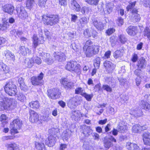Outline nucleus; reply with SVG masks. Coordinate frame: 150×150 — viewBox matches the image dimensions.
Segmentation results:
<instances>
[{"instance_id": "obj_42", "label": "nucleus", "mask_w": 150, "mask_h": 150, "mask_svg": "<svg viewBox=\"0 0 150 150\" xmlns=\"http://www.w3.org/2000/svg\"><path fill=\"white\" fill-rule=\"evenodd\" d=\"M83 34L84 36L87 38L91 37V36L94 38L95 36V34H93V33H92L91 34L89 30L88 29H86L84 30Z\"/></svg>"}, {"instance_id": "obj_2", "label": "nucleus", "mask_w": 150, "mask_h": 150, "mask_svg": "<svg viewBox=\"0 0 150 150\" xmlns=\"http://www.w3.org/2000/svg\"><path fill=\"white\" fill-rule=\"evenodd\" d=\"M16 86L12 81H10L5 85L4 89L5 92L8 95L14 96L16 93Z\"/></svg>"}, {"instance_id": "obj_26", "label": "nucleus", "mask_w": 150, "mask_h": 150, "mask_svg": "<svg viewBox=\"0 0 150 150\" xmlns=\"http://www.w3.org/2000/svg\"><path fill=\"white\" fill-rule=\"evenodd\" d=\"M9 71V68L5 64L0 63V72L1 73H7Z\"/></svg>"}, {"instance_id": "obj_56", "label": "nucleus", "mask_w": 150, "mask_h": 150, "mask_svg": "<svg viewBox=\"0 0 150 150\" xmlns=\"http://www.w3.org/2000/svg\"><path fill=\"white\" fill-rule=\"evenodd\" d=\"M70 47L72 48V49L75 51H76L79 48V46L76 45V42H73L70 45Z\"/></svg>"}, {"instance_id": "obj_32", "label": "nucleus", "mask_w": 150, "mask_h": 150, "mask_svg": "<svg viewBox=\"0 0 150 150\" xmlns=\"http://www.w3.org/2000/svg\"><path fill=\"white\" fill-rule=\"evenodd\" d=\"M18 82L20 85L19 87L21 90H24L26 88V86L25 84L24 79L22 77H20L19 79Z\"/></svg>"}, {"instance_id": "obj_49", "label": "nucleus", "mask_w": 150, "mask_h": 150, "mask_svg": "<svg viewBox=\"0 0 150 150\" xmlns=\"http://www.w3.org/2000/svg\"><path fill=\"white\" fill-rule=\"evenodd\" d=\"M80 67V65L78 64L75 68V69H74V70H73V71H74L77 75H80L81 74V71Z\"/></svg>"}, {"instance_id": "obj_41", "label": "nucleus", "mask_w": 150, "mask_h": 150, "mask_svg": "<svg viewBox=\"0 0 150 150\" xmlns=\"http://www.w3.org/2000/svg\"><path fill=\"white\" fill-rule=\"evenodd\" d=\"M128 97L125 95H122L120 96V101L122 103H126L128 99Z\"/></svg>"}, {"instance_id": "obj_63", "label": "nucleus", "mask_w": 150, "mask_h": 150, "mask_svg": "<svg viewBox=\"0 0 150 150\" xmlns=\"http://www.w3.org/2000/svg\"><path fill=\"white\" fill-rule=\"evenodd\" d=\"M79 112L78 110H72L71 111L72 116L77 117L79 116Z\"/></svg>"}, {"instance_id": "obj_30", "label": "nucleus", "mask_w": 150, "mask_h": 150, "mask_svg": "<svg viewBox=\"0 0 150 150\" xmlns=\"http://www.w3.org/2000/svg\"><path fill=\"white\" fill-rule=\"evenodd\" d=\"M132 21L134 23L139 22L141 19L140 15L137 13L132 14Z\"/></svg>"}, {"instance_id": "obj_33", "label": "nucleus", "mask_w": 150, "mask_h": 150, "mask_svg": "<svg viewBox=\"0 0 150 150\" xmlns=\"http://www.w3.org/2000/svg\"><path fill=\"white\" fill-rule=\"evenodd\" d=\"M9 26V24L7 20H3L2 24L0 26V29L2 30H6Z\"/></svg>"}, {"instance_id": "obj_36", "label": "nucleus", "mask_w": 150, "mask_h": 150, "mask_svg": "<svg viewBox=\"0 0 150 150\" xmlns=\"http://www.w3.org/2000/svg\"><path fill=\"white\" fill-rule=\"evenodd\" d=\"M29 105L30 107L34 109H38L40 106V104L37 101H32Z\"/></svg>"}, {"instance_id": "obj_40", "label": "nucleus", "mask_w": 150, "mask_h": 150, "mask_svg": "<svg viewBox=\"0 0 150 150\" xmlns=\"http://www.w3.org/2000/svg\"><path fill=\"white\" fill-rule=\"evenodd\" d=\"M122 55V53L119 50H117L113 53L114 57L116 59L121 57Z\"/></svg>"}, {"instance_id": "obj_15", "label": "nucleus", "mask_w": 150, "mask_h": 150, "mask_svg": "<svg viewBox=\"0 0 150 150\" xmlns=\"http://www.w3.org/2000/svg\"><path fill=\"white\" fill-rule=\"evenodd\" d=\"M70 7L71 9H74L77 12L81 10L80 6L75 0H71Z\"/></svg>"}, {"instance_id": "obj_23", "label": "nucleus", "mask_w": 150, "mask_h": 150, "mask_svg": "<svg viewBox=\"0 0 150 150\" xmlns=\"http://www.w3.org/2000/svg\"><path fill=\"white\" fill-rule=\"evenodd\" d=\"M130 113L134 115L136 117H139L142 115V110L140 109H138L137 108L131 111Z\"/></svg>"}, {"instance_id": "obj_62", "label": "nucleus", "mask_w": 150, "mask_h": 150, "mask_svg": "<svg viewBox=\"0 0 150 150\" xmlns=\"http://www.w3.org/2000/svg\"><path fill=\"white\" fill-rule=\"evenodd\" d=\"M80 21L81 24H86L88 23L87 18L85 17H83L80 20Z\"/></svg>"}, {"instance_id": "obj_24", "label": "nucleus", "mask_w": 150, "mask_h": 150, "mask_svg": "<svg viewBox=\"0 0 150 150\" xmlns=\"http://www.w3.org/2000/svg\"><path fill=\"white\" fill-rule=\"evenodd\" d=\"M112 64L111 62L108 61H106L104 63V66L105 67L106 71L108 73L113 70V67L111 65Z\"/></svg>"}, {"instance_id": "obj_59", "label": "nucleus", "mask_w": 150, "mask_h": 150, "mask_svg": "<svg viewBox=\"0 0 150 150\" xmlns=\"http://www.w3.org/2000/svg\"><path fill=\"white\" fill-rule=\"evenodd\" d=\"M16 146L17 144H9L8 145V150H14V148Z\"/></svg>"}, {"instance_id": "obj_14", "label": "nucleus", "mask_w": 150, "mask_h": 150, "mask_svg": "<svg viewBox=\"0 0 150 150\" xmlns=\"http://www.w3.org/2000/svg\"><path fill=\"white\" fill-rule=\"evenodd\" d=\"M56 142V139L53 135H50L48 140H45V144L50 147L53 146Z\"/></svg>"}, {"instance_id": "obj_51", "label": "nucleus", "mask_w": 150, "mask_h": 150, "mask_svg": "<svg viewBox=\"0 0 150 150\" xmlns=\"http://www.w3.org/2000/svg\"><path fill=\"white\" fill-rule=\"evenodd\" d=\"M47 0H38V5L41 7H44Z\"/></svg>"}, {"instance_id": "obj_8", "label": "nucleus", "mask_w": 150, "mask_h": 150, "mask_svg": "<svg viewBox=\"0 0 150 150\" xmlns=\"http://www.w3.org/2000/svg\"><path fill=\"white\" fill-rule=\"evenodd\" d=\"M39 55L42 57L44 61L49 64H50L53 62V60L49 53H45L40 51L38 52Z\"/></svg>"}, {"instance_id": "obj_3", "label": "nucleus", "mask_w": 150, "mask_h": 150, "mask_svg": "<svg viewBox=\"0 0 150 150\" xmlns=\"http://www.w3.org/2000/svg\"><path fill=\"white\" fill-rule=\"evenodd\" d=\"M13 101V99L11 98H4L2 101H0V111L9 109Z\"/></svg>"}, {"instance_id": "obj_64", "label": "nucleus", "mask_w": 150, "mask_h": 150, "mask_svg": "<svg viewBox=\"0 0 150 150\" xmlns=\"http://www.w3.org/2000/svg\"><path fill=\"white\" fill-rule=\"evenodd\" d=\"M111 142L110 141H107L104 143V146L105 148L108 149L111 145Z\"/></svg>"}, {"instance_id": "obj_38", "label": "nucleus", "mask_w": 150, "mask_h": 150, "mask_svg": "<svg viewBox=\"0 0 150 150\" xmlns=\"http://www.w3.org/2000/svg\"><path fill=\"white\" fill-rule=\"evenodd\" d=\"M62 83L64 86H67V87L68 88H70L72 86H74V83L71 82H68L66 81L65 80H64L62 82Z\"/></svg>"}, {"instance_id": "obj_50", "label": "nucleus", "mask_w": 150, "mask_h": 150, "mask_svg": "<svg viewBox=\"0 0 150 150\" xmlns=\"http://www.w3.org/2000/svg\"><path fill=\"white\" fill-rule=\"evenodd\" d=\"M83 96L87 100L90 101L93 97V94H88L85 92Z\"/></svg>"}, {"instance_id": "obj_11", "label": "nucleus", "mask_w": 150, "mask_h": 150, "mask_svg": "<svg viewBox=\"0 0 150 150\" xmlns=\"http://www.w3.org/2000/svg\"><path fill=\"white\" fill-rule=\"evenodd\" d=\"M29 113L30 121L33 123L37 122L39 120V115L38 114L34 111L31 110H30Z\"/></svg>"}, {"instance_id": "obj_54", "label": "nucleus", "mask_w": 150, "mask_h": 150, "mask_svg": "<svg viewBox=\"0 0 150 150\" xmlns=\"http://www.w3.org/2000/svg\"><path fill=\"white\" fill-rule=\"evenodd\" d=\"M141 1L145 7L150 6V0H141Z\"/></svg>"}, {"instance_id": "obj_22", "label": "nucleus", "mask_w": 150, "mask_h": 150, "mask_svg": "<svg viewBox=\"0 0 150 150\" xmlns=\"http://www.w3.org/2000/svg\"><path fill=\"white\" fill-rule=\"evenodd\" d=\"M19 51L23 56H25L27 54H29L31 52V50L28 48L24 46H22L20 47Z\"/></svg>"}, {"instance_id": "obj_1", "label": "nucleus", "mask_w": 150, "mask_h": 150, "mask_svg": "<svg viewBox=\"0 0 150 150\" xmlns=\"http://www.w3.org/2000/svg\"><path fill=\"white\" fill-rule=\"evenodd\" d=\"M59 17L57 15H44L42 18L43 21H45L47 25H52L57 24L59 21Z\"/></svg>"}, {"instance_id": "obj_4", "label": "nucleus", "mask_w": 150, "mask_h": 150, "mask_svg": "<svg viewBox=\"0 0 150 150\" xmlns=\"http://www.w3.org/2000/svg\"><path fill=\"white\" fill-rule=\"evenodd\" d=\"M99 47L96 45L88 46L86 48L85 54L87 57H90L97 54L99 51Z\"/></svg>"}, {"instance_id": "obj_19", "label": "nucleus", "mask_w": 150, "mask_h": 150, "mask_svg": "<svg viewBox=\"0 0 150 150\" xmlns=\"http://www.w3.org/2000/svg\"><path fill=\"white\" fill-rule=\"evenodd\" d=\"M126 147L128 150H140L139 146L136 144L127 142L126 144Z\"/></svg>"}, {"instance_id": "obj_52", "label": "nucleus", "mask_w": 150, "mask_h": 150, "mask_svg": "<svg viewBox=\"0 0 150 150\" xmlns=\"http://www.w3.org/2000/svg\"><path fill=\"white\" fill-rule=\"evenodd\" d=\"M111 3H108L105 5L106 8L107 9V11H105L106 12V13H109L112 11V8L111 7Z\"/></svg>"}, {"instance_id": "obj_7", "label": "nucleus", "mask_w": 150, "mask_h": 150, "mask_svg": "<svg viewBox=\"0 0 150 150\" xmlns=\"http://www.w3.org/2000/svg\"><path fill=\"white\" fill-rule=\"evenodd\" d=\"M47 95L49 98L55 99L60 97L61 94L59 89L57 88H54L47 90Z\"/></svg>"}, {"instance_id": "obj_31", "label": "nucleus", "mask_w": 150, "mask_h": 150, "mask_svg": "<svg viewBox=\"0 0 150 150\" xmlns=\"http://www.w3.org/2000/svg\"><path fill=\"white\" fill-rule=\"evenodd\" d=\"M35 2L34 0H28L26 2V7L28 9L31 10L34 6Z\"/></svg>"}, {"instance_id": "obj_27", "label": "nucleus", "mask_w": 150, "mask_h": 150, "mask_svg": "<svg viewBox=\"0 0 150 150\" xmlns=\"http://www.w3.org/2000/svg\"><path fill=\"white\" fill-rule=\"evenodd\" d=\"M35 144L37 150H46L45 147L43 143L35 142Z\"/></svg>"}, {"instance_id": "obj_21", "label": "nucleus", "mask_w": 150, "mask_h": 150, "mask_svg": "<svg viewBox=\"0 0 150 150\" xmlns=\"http://www.w3.org/2000/svg\"><path fill=\"white\" fill-rule=\"evenodd\" d=\"M4 54L7 59L10 60L14 61L15 56L14 54L9 50H6L4 52Z\"/></svg>"}, {"instance_id": "obj_46", "label": "nucleus", "mask_w": 150, "mask_h": 150, "mask_svg": "<svg viewBox=\"0 0 150 150\" xmlns=\"http://www.w3.org/2000/svg\"><path fill=\"white\" fill-rule=\"evenodd\" d=\"M33 47L35 48L38 45V38L37 36L34 35L33 37Z\"/></svg>"}, {"instance_id": "obj_16", "label": "nucleus", "mask_w": 150, "mask_h": 150, "mask_svg": "<svg viewBox=\"0 0 150 150\" xmlns=\"http://www.w3.org/2000/svg\"><path fill=\"white\" fill-rule=\"evenodd\" d=\"M146 61L144 57H141L138 61L137 66L138 68L143 69L146 67Z\"/></svg>"}, {"instance_id": "obj_25", "label": "nucleus", "mask_w": 150, "mask_h": 150, "mask_svg": "<svg viewBox=\"0 0 150 150\" xmlns=\"http://www.w3.org/2000/svg\"><path fill=\"white\" fill-rule=\"evenodd\" d=\"M34 61L32 58H27L25 59V64L27 67L30 68L33 65Z\"/></svg>"}, {"instance_id": "obj_13", "label": "nucleus", "mask_w": 150, "mask_h": 150, "mask_svg": "<svg viewBox=\"0 0 150 150\" xmlns=\"http://www.w3.org/2000/svg\"><path fill=\"white\" fill-rule=\"evenodd\" d=\"M2 10L4 12L11 15L13 13L14 8L11 4H6L2 6Z\"/></svg>"}, {"instance_id": "obj_28", "label": "nucleus", "mask_w": 150, "mask_h": 150, "mask_svg": "<svg viewBox=\"0 0 150 150\" xmlns=\"http://www.w3.org/2000/svg\"><path fill=\"white\" fill-rule=\"evenodd\" d=\"M143 126H142L139 125H136L134 126L132 129V132L134 133H138L140 130H144Z\"/></svg>"}, {"instance_id": "obj_9", "label": "nucleus", "mask_w": 150, "mask_h": 150, "mask_svg": "<svg viewBox=\"0 0 150 150\" xmlns=\"http://www.w3.org/2000/svg\"><path fill=\"white\" fill-rule=\"evenodd\" d=\"M16 10L18 17L23 19H24L28 16V15L26 11L23 7H18Z\"/></svg>"}, {"instance_id": "obj_48", "label": "nucleus", "mask_w": 150, "mask_h": 150, "mask_svg": "<svg viewBox=\"0 0 150 150\" xmlns=\"http://www.w3.org/2000/svg\"><path fill=\"white\" fill-rule=\"evenodd\" d=\"M136 3V1L129 2V4L127 7V11H129L130 9L133 8L135 6Z\"/></svg>"}, {"instance_id": "obj_43", "label": "nucleus", "mask_w": 150, "mask_h": 150, "mask_svg": "<svg viewBox=\"0 0 150 150\" xmlns=\"http://www.w3.org/2000/svg\"><path fill=\"white\" fill-rule=\"evenodd\" d=\"M85 1L88 4L93 5H97L98 3V0H85Z\"/></svg>"}, {"instance_id": "obj_35", "label": "nucleus", "mask_w": 150, "mask_h": 150, "mask_svg": "<svg viewBox=\"0 0 150 150\" xmlns=\"http://www.w3.org/2000/svg\"><path fill=\"white\" fill-rule=\"evenodd\" d=\"M59 132V130L58 128H52L48 130V132L50 135H57Z\"/></svg>"}, {"instance_id": "obj_34", "label": "nucleus", "mask_w": 150, "mask_h": 150, "mask_svg": "<svg viewBox=\"0 0 150 150\" xmlns=\"http://www.w3.org/2000/svg\"><path fill=\"white\" fill-rule=\"evenodd\" d=\"M93 23L94 26L98 30H102L103 29V25L102 22H98L97 21H94Z\"/></svg>"}, {"instance_id": "obj_29", "label": "nucleus", "mask_w": 150, "mask_h": 150, "mask_svg": "<svg viewBox=\"0 0 150 150\" xmlns=\"http://www.w3.org/2000/svg\"><path fill=\"white\" fill-rule=\"evenodd\" d=\"M140 105L142 108L146 110H148L150 108V105L144 100H142L141 101Z\"/></svg>"}, {"instance_id": "obj_58", "label": "nucleus", "mask_w": 150, "mask_h": 150, "mask_svg": "<svg viewBox=\"0 0 150 150\" xmlns=\"http://www.w3.org/2000/svg\"><path fill=\"white\" fill-rule=\"evenodd\" d=\"M121 43L124 44L127 41V39L124 35H121L119 37Z\"/></svg>"}, {"instance_id": "obj_61", "label": "nucleus", "mask_w": 150, "mask_h": 150, "mask_svg": "<svg viewBox=\"0 0 150 150\" xmlns=\"http://www.w3.org/2000/svg\"><path fill=\"white\" fill-rule=\"evenodd\" d=\"M138 59V57L137 55L135 54L134 53L132 56V57L131 58V60L133 62H136Z\"/></svg>"}, {"instance_id": "obj_12", "label": "nucleus", "mask_w": 150, "mask_h": 150, "mask_svg": "<svg viewBox=\"0 0 150 150\" xmlns=\"http://www.w3.org/2000/svg\"><path fill=\"white\" fill-rule=\"evenodd\" d=\"M78 64L76 61H71L67 63L66 69L69 71H73Z\"/></svg>"}, {"instance_id": "obj_10", "label": "nucleus", "mask_w": 150, "mask_h": 150, "mask_svg": "<svg viewBox=\"0 0 150 150\" xmlns=\"http://www.w3.org/2000/svg\"><path fill=\"white\" fill-rule=\"evenodd\" d=\"M43 74L41 73L38 77H33L31 79L32 84L34 85H40L42 83Z\"/></svg>"}, {"instance_id": "obj_39", "label": "nucleus", "mask_w": 150, "mask_h": 150, "mask_svg": "<svg viewBox=\"0 0 150 150\" xmlns=\"http://www.w3.org/2000/svg\"><path fill=\"white\" fill-rule=\"evenodd\" d=\"M75 93L76 94H80L83 96L85 93V91L83 88L78 87L75 89Z\"/></svg>"}, {"instance_id": "obj_47", "label": "nucleus", "mask_w": 150, "mask_h": 150, "mask_svg": "<svg viewBox=\"0 0 150 150\" xmlns=\"http://www.w3.org/2000/svg\"><path fill=\"white\" fill-rule=\"evenodd\" d=\"M144 35L146 36L149 40H150V29L146 27L144 30Z\"/></svg>"}, {"instance_id": "obj_57", "label": "nucleus", "mask_w": 150, "mask_h": 150, "mask_svg": "<svg viewBox=\"0 0 150 150\" xmlns=\"http://www.w3.org/2000/svg\"><path fill=\"white\" fill-rule=\"evenodd\" d=\"M142 137L143 141H144V140H146L150 138V134L148 132H144L142 134Z\"/></svg>"}, {"instance_id": "obj_37", "label": "nucleus", "mask_w": 150, "mask_h": 150, "mask_svg": "<svg viewBox=\"0 0 150 150\" xmlns=\"http://www.w3.org/2000/svg\"><path fill=\"white\" fill-rule=\"evenodd\" d=\"M92 130L89 127H86L85 128L83 133L85 136L88 137L92 134Z\"/></svg>"}, {"instance_id": "obj_5", "label": "nucleus", "mask_w": 150, "mask_h": 150, "mask_svg": "<svg viewBox=\"0 0 150 150\" xmlns=\"http://www.w3.org/2000/svg\"><path fill=\"white\" fill-rule=\"evenodd\" d=\"M22 122L18 119H15L10 124V128L11 132L15 133H18V129H19L22 126Z\"/></svg>"}, {"instance_id": "obj_55", "label": "nucleus", "mask_w": 150, "mask_h": 150, "mask_svg": "<svg viewBox=\"0 0 150 150\" xmlns=\"http://www.w3.org/2000/svg\"><path fill=\"white\" fill-rule=\"evenodd\" d=\"M106 111L108 114H112L114 113V108L112 107L109 106L106 108Z\"/></svg>"}, {"instance_id": "obj_45", "label": "nucleus", "mask_w": 150, "mask_h": 150, "mask_svg": "<svg viewBox=\"0 0 150 150\" xmlns=\"http://www.w3.org/2000/svg\"><path fill=\"white\" fill-rule=\"evenodd\" d=\"M18 100L21 102H24L26 100V98L24 95L22 93H19L17 96Z\"/></svg>"}, {"instance_id": "obj_60", "label": "nucleus", "mask_w": 150, "mask_h": 150, "mask_svg": "<svg viewBox=\"0 0 150 150\" xmlns=\"http://www.w3.org/2000/svg\"><path fill=\"white\" fill-rule=\"evenodd\" d=\"M115 31V29L113 28H110L106 30V33L108 35H110L113 33Z\"/></svg>"}, {"instance_id": "obj_44", "label": "nucleus", "mask_w": 150, "mask_h": 150, "mask_svg": "<svg viewBox=\"0 0 150 150\" xmlns=\"http://www.w3.org/2000/svg\"><path fill=\"white\" fill-rule=\"evenodd\" d=\"M141 68H138L135 69L134 71V74L138 77H141L143 74Z\"/></svg>"}, {"instance_id": "obj_18", "label": "nucleus", "mask_w": 150, "mask_h": 150, "mask_svg": "<svg viewBox=\"0 0 150 150\" xmlns=\"http://www.w3.org/2000/svg\"><path fill=\"white\" fill-rule=\"evenodd\" d=\"M54 57L56 60L59 62H62L66 59L65 54L62 52H55Z\"/></svg>"}, {"instance_id": "obj_6", "label": "nucleus", "mask_w": 150, "mask_h": 150, "mask_svg": "<svg viewBox=\"0 0 150 150\" xmlns=\"http://www.w3.org/2000/svg\"><path fill=\"white\" fill-rule=\"evenodd\" d=\"M81 98V97L77 96L71 98L68 103L69 107L71 109L75 108L76 105L79 104L80 102L82 101Z\"/></svg>"}, {"instance_id": "obj_53", "label": "nucleus", "mask_w": 150, "mask_h": 150, "mask_svg": "<svg viewBox=\"0 0 150 150\" xmlns=\"http://www.w3.org/2000/svg\"><path fill=\"white\" fill-rule=\"evenodd\" d=\"M89 11V8L88 7L86 6L83 7L81 9V12L83 14H87Z\"/></svg>"}, {"instance_id": "obj_17", "label": "nucleus", "mask_w": 150, "mask_h": 150, "mask_svg": "<svg viewBox=\"0 0 150 150\" xmlns=\"http://www.w3.org/2000/svg\"><path fill=\"white\" fill-rule=\"evenodd\" d=\"M126 31L129 35L134 36L136 35L137 33V28L133 25H130L126 29Z\"/></svg>"}, {"instance_id": "obj_20", "label": "nucleus", "mask_w": 150, "mask_h": 150, "mask_svg": "<svg viewBox=\"0 0 150 150\" xmlns=\"http://www.w3.org/2000/svg\"><path fill=\"white\" fill-rule=\"evenodd\" d=\"M117 128L119 132L124 133L127 130V127L125 123L122 122L119 124Z\"/></svg>"}]
</instances>
